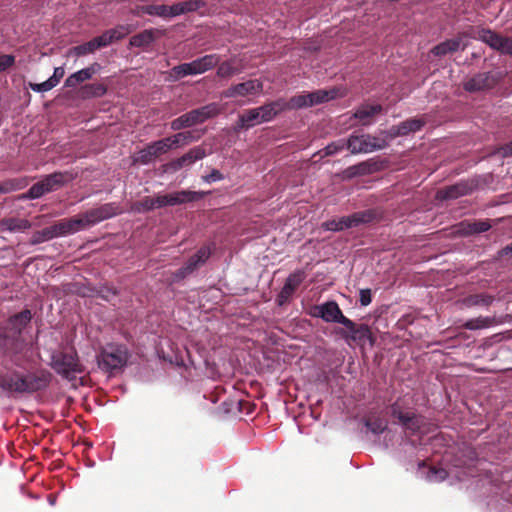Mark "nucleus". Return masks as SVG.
Here are the masks:
<instances>
[{
  "mask_svg": "<svg viewBox=\"0 0 512 512\" xmlns=\"http://www.w3.org/2000/svg\"><path fill=\"white\" fill-rule=\"evenodd\" d=\"M32 319V313L29 309H24L23 311L16 313L9 317L7 322V328L13 332V335H7L3 331L0 330V334L2 336L17 339L21 346L18 350L14 349V347L10 344L0 345V355L4 357H8L11 362L15 365H21V354L24 349V342L21 339V333L25 329V327L30 323Z\"/></svg>",
  "mask_w": 512,
  "mask_h": 512,
  "instance_id": "nucleus-1",
  "label": "nucleus"
},
{
  "mask_svg": "<svg viewBox=\"0 0 512 512\" xmlns=\"http://www.w3.org/2000/svg\"><path fill=\"white\" fill-rule=\"evenodd\" d=\"M46 387V380L37 375L18 372L0 374V388L8 394L33 393Z\"/></svg>",
  "mask_w": 512,
  "mask_h": 512,
  "instance_id": "nucleus-2",
  "label": "nucleus"
},
{
  "mask_svg": "<svg viewBox=\"0 0 512 512\" xmlns=\"http://www.w3.org/2000/svg\"><path fill=\"white\" fill-rule=\"evenodd\" d=\"M204 5L205 3L202 0H184L172 5H143L140 9L143 14L168 20L187 13L196 12Z\"/></svg>",
  "mask_w": 512,
  "mask_h": 512,
  "instance_id": "nucleus-3",
  "label": "nucleus"
},
{
  "mask_svg": "<svg viewBox=\"0 0 512 512\" xmlns=\"http://www.w3.org/2000/svg\"><path fill=\"white\" fill-rule=\"evenodd\" d=\"M221 60L218 54H207L191 62L182 63L172 67L168 72V78L171 81H179L186 76L203 74L213 69Z\"/></svg>",
  "mask_w": 512,
  "mask_h": 512,
  "instance_id": "nucleus-4",
  "label": "nucleus"
},
{
  "mask_svg": "<svg viewBox=\"0 0 512 512\" xmlns=\"http://www.w3.org/2000/svg\"><path fill=\"white\" fill-rule=\"evenodd\" d=\"M389 414L395 424L411 433L421 432L426 422L425 417L417 414L413 408L404 405L400 400L390 405Z\"/></svg>",
  "mask_w": 512,
  "mask_h": 512,
  "instance_id": "nucleus-5",
  "label": "nucleus"
},
{
  "mask_svg": "<svg viewBox=\"0 0 512 512\" xmlns=\"http://www.w3.org/2000/svg\"><path fill=\"white\" fill-rule=\"evenodd\" d=\"M219 112L218 104L209 103L175 118L171 121L170 128L174 131H179L197 124H202L208 119L217 116Z\"/></svg>",
  "mask_w": 512,
  "mask_h": 512,
  "instance_id": "nucleus-6",
  "label": "nucleus"
},
{
  "mask_svg": "<svg viewBox=\"0 0 512 512\" xmlns=\"http://www.w3.org/2000/svg\"><path fill=\"white\" fill-rule=\"evenodd\" d=\"M128 359V350L123 345H108L97 355L98 367L108 373L121 370Z\"/></svg>",
  "mask_w": 512,
  "mask_h": 512,
  "instance_id": "nucleus-7",
  "label": "nucleus"
},
{
  "mask_svg": "<svg viewBox=\"0 0 512 512\" xmlns=\"http://www.w3.org/2000/svg\"><path fill=\"white\" fill-rule=\"evenodd\" d=\"M376 219V212L373 209L355 212L339 219H330L322 223L325 231L340 232L346 229L358 227L373 222Z\"/></svg>",
  "mask_w": 512,
  "mask_h": 512,
  "instance_id": "nucleus-8",
  "label": "nucleus"
},
{
  "mask_svg": "<svg viewBox=\"0 0 512 512\" xmlns=\"http://www.w3.org/2000/svg\"><path fill=\"white\" fill-rule=\"evenodd\" d=\"M338 96V89H319L312 92H303L292 96L289 101V110L303 109L313 107L319 104L329 102L336 99Z\"/></svg>",
  "mask_w": 512,
  "mask_h": 512,
  "instance_id": "nucleus-9",
  "label": "nucleus"
},
{
  "mask_svg": "<svg viewBox=\"0 0 512 512\" xmlns=\"http://www.w3.org/2000/svg\"><path fill=\"white\" fill-rule=\"evenodd\" d=\"M51 367L63 378L72 380L82 372V365L75 352H56L51 356Z\"/></svg>",
  "mask_w": 512,
  "mask_h": 512,
  "instance_id": "nucleus-10",
  "label": "nucleus"
},
{
  "mask_svg": "<svg viewBox=\"0 0 512 512\" xmlns=\"http://www.w3.org/2000/svg\"><path fill=\"white\" fill-rule=\"evenodd\" d=\"M386 142L370 134H358L353 132L348 137V150L351 154H367L382 150L386 147Z\"/></svg>",
  "mask_w": 512,
  "mask_h": 512,
  "instance_id": "nucleus-11",
  "label": "nucleus"
},
{
  "mask_svg": "<svg viewBox=\"0 0 512 512\" xmlns=\"http://www.w3.org/2000/svg\"><path fill=\"white\" fill-rule=\"evenodd\" d=\"M310 314L312 317L320 318L326 323H337L343 326L352 325V320L343 314L338 303L333 300L315 305Z\"/></svg>",
  "mask_w": 512,
  "mask_h": 512,
  "instance_id": "nucleus-12",
  "label": "nucleus"
},
{
  "mask_svg": "<svg viewBox=\"0 0 512 512\" xmlns=\"http://www.w3.org/2000/svg\"><path fill=\"white\" fill-rule=\"evenodd\" d=\"M442 460L455 468H467L470 475H473L472 468L480 463L477 450H444Z\"/></svg>",
  "mask_w": 512,
  "mask_h": 512,
  "instance_id": "nucleus-13",
  "label": "nucleus"
},
{
  "mask_svg": "<svg viewBox=\"0 0 512 512\" xmlns=\"http://www.w3.org/2000/svg\"><path fill=\"white\" fill-rule=\"evenodd\" d=\"M406 470H413L416 467L417 477L424 479L428 482H442L444 481L449 472L444 467H436L434 465H428L425 460H409L405 464Z\"/></svg>",
  "mask_w": 512,
  "mask_h": 512,
  "instance_id": "nucleus-14",
  "label": "nucleus"
},
{
  "mask_svg": "<svg viewBox=\"0 0 512 512\" xmlns=\"http://www.w3.org/2000/svg\"><path fill=\"white\" fill-rule=\"evenodd\" d=\"M477 39L501 54L512 56V38L502 36L491 29L481 28L477 32Z\"/></svg>",
  "mask_w": 512,
  "mask_h": 512,
  "instance_id": "nucleus-15",
  "label": "nucleus"
},
{
  "mask_svg": "<svg viewBox=\"0 0 512 512\" xmlns=\"http://www.w3.org/2000/svg\"><path fill=\"white\" fill-rule=\"evenodd\" d=\"M207 156L206 149L201 146H195L188 152L163 165V171L166 173H175L184 167H191L195 162L204 159Z\"/></svg>",
  "mask_w": 512,
  "mask_h": 512,
  "instance_id": "nucleus-16",
  "label": "nucleus"
},
{
  "mask_svg": "<svg viewBox=\"0 0 512 512\" xmlns=\"http://www.w3.org/2000/svg\"><path fill=\"white\" fill-rule=\"evenodd\" d=\"M501 80L500 72H481L463 83L465 91L473 93L494 88Z\"/></svg>",
  "mask_w": 512,
  "mask_h": 512,
  "instance_id": "nucleus-17",
  "label": "nucleus"
},
{
  "mask_svg": "<svg viewBox=\"0 0 512 512\" xmlns=\"http://www.w3.org/2000/svg\"><path fill=\"white\" fill-rule=\"evenodd\" d=\"M346 330L340 329L338 334L347 342H355L358 345H364L367 341L372 345L374 340L371 330L367 324L357 325L352 321L351 326H344Z\"/></svg>",
  "mask_w": 512,
  "mask_h": 512,
  "instance_id": "nucleus-18",
  "label": "nucleus"
},
{
  "mask_svg": "<svg viewBox=\"0 0 512 512\" xmlns=\"http://www.w3.org/2000/svg\"><path fill=\"white\" fill-rule=\"evenodd\" d=\"M85 213V221L94 226L104 220L113 218L122 213L121 207L115 202L105 203L99 207L90 209Z\"/></svg>",
  "mask_w": 512,
  "mask_h": 512,
  "instance_id": "nucleus-19",
  "label": "nucleus"
},
{
  "mask_svg": "<svg viewBox=\"0 0 512 512\" xmlns=\"http://www.w3.org/2000/svg\"><path fill=\"white\" fill-rule=\"evenodd\" d=\"M263 91V83L258 79H250L245 82L231 85L223 92L225 98L246 97L258 95Z\"/></svg>",
  "mask_w": 512,
  "mask_h": 512,
  "instance_id": "nucleus-20",
  "label": "nucleus"
},
{
  "mask_svg": "<svg viewBox=\"0 0 512 512\" xmlns=\"http://www.w3.org/2000/svg\"><path fill=\"white\" fill-rule=\"evenodd\" d=\"M305 277V272L300 269L289 274V276L286 278L284 286L276 297V303L278 306H284L289 302L290 298L304 281Z\"/></svg>",
  "mask_w": 512,
  "mask_h": 512,
  "instance_id": "nucleus-21",
  "label": "nucleus"
},
{
  "mask_svg": "<svg viewBox=\"0 0 512 512\" xmlns=\"http://www.w3.org/2000/svg\"><path fill=\"white\" fill-rule=\"evenodd\" d=\"M425 123V120L421 118H409L397 125L391 126L387 130V135L390 138L407 136L420 131L425 126Z\"/></svg>",
  "mask_w": 512,
  "mask_h": 512,
  "instance_id": "nucleus-22",
  "label": "nucleus"
},
{
  "mask_svg": "<svg viewBox=\"0 0 512 512\" xmlns=\"http://www.w3.org/2000/svg\"><path fill=\"white\" fill-rule=\"evenodd\" d=\"M167 141L168 140L160 139L148 144L138 152L136 161L143 165L152 163L155 158L168 151Z\"/></svg>",
  "mask_w": 512,
  "mask_h": 512,
  "instance_id": "nucleus-23",
  "label": "nucleus"
},
{
  "mask_svg": "<svg viewBox=\"0 0 512 512\" xmlns=\"http://www.w3.org/2000/svg\"><path fill=\"white\" fill-rule=\"evenodd\" d=\"M56 226L60 237L72 235L90 227V225L85 221V213H81L75 217L62 219L56 223Z\"/></svg>",
  "mask_w": 512,
  "mask_h": 512,
  "instance_id": "nucleus-24",
  "label": "nucleus"
},
{
  "mask_svg": "<svg viewBox=\"0 0 512 512\" xmlns=\"http://www.w3.org/2000/svg\"><path fill=\"white\" fill-rule=\"evenodd\" d=\"M361 422L365 428L364 432L366 434L370 433L373 436L384 435L386 438L391 433V430L388 428L387 420L380 416L369 414L364 416Z\"/></svg>",
  "mask_w": 512,
  "mask_h": 512,
  "instance_id": "nucleus-25",
  "label": "nucleus"
},
{
  "mask_svg": "<svg viewBox=\"0 0 512 512\" xmlns=\"http://www.w3.org/2000/svg\"><path fill=\"white\" fill-rule=\"evenodd\" d=\"M381 169L380 163L371 158L366 161H362L358 164L349 166L344 170V177L352 179L359 176L371 175L378 172Z\"/></svg>",
  "mask_w": 512,
  "mask_h": 512,
  "instance_id": "nucleus-26",
  "label": "nucleus"
},
{
  "mask_svg": "<svg viewBox=\"0 0 512 512\" xmlns=\"http://www.w3.org/2000/svg\"><path fill=\"white\" fill-rule=\"evenodd\" d=\"M473 183L461 181L447 186L437 192V197L441 200H452L472 193Z\"/></svg>",
  "mask_w": 512,
  "mask_h": 512,
  "instance_id": "nucleus-27",
  "label": "nucleus"
},
{
  "mask_svg": "<svg viewBox=\"0 0 512 512\" xmlns=\"http://www.w3.org/2000/svg\"><path fill=\"white\" fill-rule=\"evenodd\" d=\"M256 108L260 113V118L262 121L267 123L272 121L281 112L289 110V105L285 99L278 98Z\"/></svg>",
  "mask_w": 512,
  "mask_h": 512,
  "instance_id": "nucleus-28",
  "label": "nucleus"
},
{
  "mask_svg": "<svg viewBox=\"0 0 512 512\" xmlns=\"http://www.w3.org/2000/svg\"><path fill=\"white\" fill-rule=\"evenodd\" d=\"M464 36H466L465 33H463L462 35H460L456 38L447 39V40L435 45L431 49V53L434 56L443 57L449 53H454L459 50H462V51L465 50V48L467 47V44L463 43Z\"/></svg>",
  "mask_w": 512,
  "mask_h": 512,
  "instance_id": "nucleus-29",
  "label": "nucleus"
},
{
  "mask_svg": "<svg viewBox=\"0 0 512 512\" xmlns=\"http://www.w3.org/2000/svg\"><path fill=\"white\" fill-rule=\"evenodd\" d=\"M101 70V65L97 62L92 63L90 66L78 70L69 75L64 82V86L67 88H74L78 84L90 80L95 74Z\"/></svg>",
  "mask_w": 512,
  "mask_h": 512,
  "instance_id": "nucleus-30",
  "label": "nucleus"
},
{
  "mask_svg": "<svg viewBox=\"0 0 512 512\" xmlns=\"http://www.w3.org/2000/svg\"><path fill=\"white\" fill-rule=\"evenodd\" d=\"M382 111L383 108L379 104H362L354 110L352 117L357 119L362 125L368 126L373 123L374 116Z\"/></svg>",
  "mask_w": 512,
  "mask_h": 512,
  "instance_id": "nucleus-31",
  "label": "nucleus"
},
{
  "mask_svg": "<svg viewBox=\"0 0 512 512\" xmlns=\"http://www.w3.org/2000/svg\"><path fill=\"white\" fill-rule=\"evenodd\" d=\"M75 178V175L68 171H58L46 175L41 180L44 183V186L47 192H52L57 190L58 188L66 185L68 182L72 181Z\"/></svg>",
  "mask_w": 512,
  "mask_h": 512,
  "instance_id": "nucleus-32",
  "label": "nucleus"
},
{
  "mask_svg": "<svg viewBox=\"0 0 512 512\" xmlns=\"http://www.w3.org/2000/svg\"><path fill=\"white\" fill-rule=\"evenodd\" d=\"M30 228V221L24 218L6 217L0 219V233H22Z\"/></svg>",
  "mask_w": 512,
  "mask_h": 512,
  "instance_id": "nucleus-33",
  "label": "nucleus"
},
{
  "mask_svg": "<svg viewBox=\"0 0 512 512\" xmlns=\"http://www.w3.org/2000/svg\"><path fill=\"white\" fill-rule=\"evenodd\" d=\"M160 35V31L157 29H145L140 33L133 35L129 44L132 47L136 48H145L151 45Z\"/></svg>",
  "mask_w": 512,
  "mask_h": 512,
  "instance_id": "nucleus-34",
  "label": "nucleus"
},
{
  "mask_svg": "<svg viewBox=\"0 0 512 512\" xmlns=\"http://www.w3.org/2000/svg\"><path fill=\"white\" fill-rule=\"evenodd\" d=\"M210 192L205 191H191V190H180L172 192V205H182L187 203L196 202L202 200Z\"/></svg>",
  "mask_w": 512,
  "mask_h": 512,
  "instance_id": "nucleus-35",
  "label": "nucleus"
},
{
  "mask_svg": "<svg viewBox=\"0 0 512 512\" xmlns=\"http://www.w3.org/2000/svg\"><path fill=\"white\" fill-rule=\"evenodd\" d=\"M495 301V297L488 293H478L466 296L462 303L464 306L471 307H489Z\"/></svg>",
  "mask_w": 512,
  "mask_h": 512,
  "instance_id": "nucleus-36",
  "label": "nucleus"
},
{
  "mask_svg": "<svg viewBox=\"0 0 512 512\" xmlns=\"http://www.w3.org/2000/svg\"><path fill=\"white\" fill-rule=\"evenodd\" d=\"M58 237H60V234L55 223L52 226L46 227L33 233L32 237L30 238V244L38 245Z\"/></svg>",
  "mask_w": 512,
  "mask_h": 512,
  "instance_id": "nucleus-37",
  "label": "nucleus"
},
{
  "mask_svg": "<svg viewBox=\"0 0 512 512\" xmlns=\"http://www.w3.org/2000/svg\"><path fill=\"white\" fill-rule=\"evenodd\" d=\"M216 75L221 79H229L241 73V69L235 66V58L228 59L224 62H219Z\"/></svg>",
  "mask_w": 512,
  "mask_h": 512,
  "instance_id": "nucleus-38",
  "label": "nucleus"
},
{
  "mask_svg": "<svg viewBox=\"0 0 512 512\" xmlns=\"http://www.w3.org/2000/svg\"><path fill=\"white\" fill-rule=\"evenodd\" d=\"M496 322L495 317H477L468 319L464 324L463 327L467 330H480L491 327Z\"/></svg>",
  "mask_w": 512,
  "mask_h": 512,
  "instance_id": "nucleus-39",
  "label": "nucleus"
},
{
  "mask_svg": "<svg viewBox=\"0 0 512 512\" xmlns=\"http://www.w3.org/2000/svg\"><path fill=\"white\" fill-rule=\"evenodd\" d=\"M27 184L28 181L26 178L7 179L0 183V192L6 194L18 191L25 188Z\"/></svg>",
  "mask_w": 512,
  "mask_h": 512,
  "instance_id": "nucleus-40",
  "label": "nucleus"
},
{
  "mask_svg": "<svg viewBox=\"0 0 512 512\" xmlns=\"http://www.w3.org/2000/svg\"><path fill=\"white\" fill-rule=\"evenodd\" d=\"M48 193L42 180L33 184L29 190L22 194L19 198L22 200H36Z\"/></svg>",
  "mask_w": 512,
  "mask_h": 512,
  "instance_id": "nucleus-41",
  "label": "nucleus"
},
{
  "mask_svg": "<svg viewBox=\"0 0 512 512\" xmlns=\"http://www.w3.org/2000/svg\"><path fill=\"white\" fill-rule=\"evenodd\" d=\"M345 148L348 149V138L347 139H339L337 141L329 143L323 150L322 153L324 156H334Z\"/></svg>",
  "mask_w": 512,
  "mask_h": 512,
  "instance_id": "nucleus-42",
  "label": "nucleus"
},
{
  "mask_svg": "<svg viewBox=\"0 0 512 512\" xmlns=\"http://www.w3.org/2000/svg\"><path fill=\"white\" fill-rule=\"evenodd\" d=\"M131 210L136 213H147L155 210L153 198L147 196L134 202L131 206Z\"/></svg>",
  "mask_w": 512,
  "mask_h": 512,
  "instance_id": "nucleus-43",
  "label": "nucleus"
},
{
  "mask_svg": "<svg viewBox=\"0 0 512 512\" xmlns=\"http://www.w3.org/2000/svg\"><path fill=\"white\" fill-rule=\"evenodd\" d=\"M83 92L88 97H102L107 93V87L102 83L87 84L83 87Z\"/></svg>",
  "mask_w": 512,
  "mask_h": 512,
  "instance_id": "nucleus-44",
  "label": "nucleus"
},
{
  "mask_svg": "<svg viewBox=\"0 0 512 512\" xmlns=\"http://www.w3.org/2000/svg\"><path fill=\"white\" fill-rule=\"evenodd\" d=\"M97 49H98V47H96V42L93 38L88 42H85L83 44L73 47L71 51L75 56L81 57V56H85L88 54H92Z\"/></svg>",
  "mask_w": 512,
  "mask_h": 512,
  "instance_id": "nucleus-45",
  "label": "nucleus"
},
{
  "mask_svg": "<svg viewBox=\"0 0 512 512\" xmlns=\"http://www.w3.org/2000/svg\"><path fill=\"white\" fill-rule=\"evenodd\" d=\"M215 249V244L209 243L201 246L194 254V258H196L200 264L203 266L211 257L213 251Z\"/></svg>",
  "mask_w": 512,
  "mask_h": 512,
  "instance_id": "nucleus-46",
  "label": "nucleus"
},
{
  "mask_svg": "<svg viewBox=\"0 0 512 512\" xmlns=\"http://www.w3.org/2000/svg\"><path fill=\"white\" fill-rule=\"evenodd\" d=\"M242 114L244 116V121L248 123L250 128L264 123L260 118V113L257 108L247 109Z\"/></svg>",
  "mask_w": 512,
  "mask_h": 512,
  "instance_id": "nucleus-47",
  "label": "nucleus"
},
{
  "mask_svg": "<svg viewBox=\"0 0 512 512\" xmlns=\"http://www.w3.org/2000/svg\"><path fill=\"white\" fill-rule=\"evenodd\" d=\"M108 31L112 42H115L125 38L131 32V28L129 25H118L115 28L108 29Z\"/></svg>",
  "mask_w": 512,
  "mask_h": 512,
  "instance_id": "nucleus-48",
  "label": "nucleus"
},
{
  "mask_svg": "<svg viewBox=\"0 0 512 512\" xmlns=\"http://www.w3.org/2000/svg\"><path fill=\"white\" fill-rule=\"evenodd\" d=\"M491 228V224L488 220H477L468 224V232L471 234H480L488 231Z\"/></svg>",
  "mask_w": 512,
  "mask_h": 512,
  "instance_id": "nucleus-49",
  "label": "nucleus"
},
{
  "mask_svg": "<svg viewBox=\"0 0 512 512\" xmlns=\"http://www.w3.org/2000/svg\"><path fill=\"white\" fill-rule=\"evenodd\" d=\"M153 198L154 208L155 209H161L167 206H173L172 205V196L171 193L168 194H158Z\"/></svg>",
  "mask_w": 512,
  "mask_h": 512,
  "instance_id": "nucleus-50",
  "label": "nucleus"
},
{
  "mask_svg": "<svg viewBox=\"0 0 512 512\" xmlns=\"http://www.w3.org/2000/svg\"><path fill=\"white\" fill-rule=\"evenodd\" d=\"M54 87H56V86L52 83V81H50L49 78L42 83H32V82L29 83V88L32 91L37 92V93L48 92V91L52 90Z\"/></svg>",
  "mask_w": 512,
  "mask_h": 512,
  "instance_id": "nucleus-51",
  "label": "nucleus"
},
{
  "mask_svg": "<svg viewBox=\"0 0 512 512\" xmlns=\"http://www.w3.org/2000/svg\"><path fill=\"white\" fill-rule=\"evenodd\" d=\"M190 137V132L183 133L179 132L171 137L163 138V140H168L166 144H168V150L171 149L172 146H178L181 142L186 141Z\"/></svg>",
  "mask_w": 512,
  "mask_h": 512,
  "instance_id": "nucleus-52",
  "label": "nucleus"
},
{
  "mask_svg": "<svg viewBox=\"0 0 512 512\" xmlns=\"http://www.w3.org/2000/svg\"><path fill=\"white\" fill-rule=\"evenodd\" d=\"M193 274L188 267L183 264L179 269H177L175 272L172 273L171 281L172 283H179L188 276Z\"/></svg>",
  "mask_w": 512,
  "mask_h": 512,
  "instance_id": "nucleus-53",
  "label": "nucleus"
},
{
  "mask_svg": "<svg viewBox=\"0 0 512 512\" xmlns=\"http://www.w3.org/2000/svg\"><path fill=\"white\" fill-rule=\"evenodd\" d=\"M201 179L206 184H212L214 182L223 180L224 175L218 169H213L211 173L203 175Z\"/></svg>",
  "mask_w": 512,
  "mask_h": 512,
  "instance_id": "nucleus-54",
  "label": "nucleus"
},
{
  "mask_svg": "<svg viewBox=\"0 0 512 512\" xmlns=\"http://www.w3.org/2000/svg\"><path fill=\"white\" fill-rule=\"evenodd\" d=\"M94 40L98 49L107 47L113 43L108 30L104 31L101 35L94 37Z\"/></svg>",
  "mask_w": 512,
  "mask_h": 512,
  "instance_id": "nucleus-55",
  "label": "nucleus"
},
{
  "mask_svg": "<svg viewBox=\"0 0 512 512\" xmlns=\"http://www.w3.org/2000/svg\"><path fill=\"white\" fill-rule=\"evenodd\" d=\"M100 297L106 301H110L112 297H116L119 291L114 287H102L99 291Z\"/></svg>",
  "mask_w": 512,
  "mask_h": 512,
  "instance_id": "nucleus-56",
  "label": "nucleus"
},
{
  "mask_svg": "<svg viewBox=\"0 0 512 512\" xmlns=\"http://www.w3.org/2000/svg\"><path fill=\"white\" fill-rule=\"evenodd\" d=\"M15 63L13 55L3 54L0 55V72L5 71Z\"/></svg>",
  "mask_w": 512,
  "mask_h": 512,
  "instance_id": "nucleus-57",
  "label": "nucleus"
},
{
  "mask_svg": "<svg viewBox=\"0 0 512 512\" xmlns=\"http://www.w3.org/2000/svg\"><path fill=\"white\" fill-rule=\"evenodd\" d=\"M359 301L361 306H368L372 302V294L370 289H361L359 292Z\"/></svg>",
  "mask_w": 512,
  "mask_h": 512,
  "instance_id": "nucleus-58",
  "label": "nucleus"
},
{
  "mask_svg": "<svg viewBox=\"0 0 512 512\" xmlns=\"http://www.w3.org/2000/svg\"><path fill=\"white\" fill-rule=\"evenodd\" d=\"M64 74H65L64 67H62V66L55 67L53 74L51 77H49V79H50V81H52V83L55 86H57L59 84L60 80L63 78Z\"/></svg>",
  "mask_w": 512,
  "mask_h": 512,
  "instance_id": "nucleus-59",
  "label": "nucleus"
},
{
  "mask_svg": "<svg viewBox=\"0 0 512 512\" xmlns=\"http://www.w3.org/2000/svg\"><path fill=\"white\" fill-rule=\"evenodd\" d=\"M184 264L192 273H194L197 269H199L202 266L200 262L196 258H194L193 255H191Z\"/></svg>",
  "mask_w": 512,
  "mask_h": 512,
  "instance_id": "nucleus-60",
  "label": "nucleus"
},
{
  "mask_svg": "<svg viewBox=\"0 0 512 512\" xmlns=\"http://www.w3.org/2000/svg\"><path fill=\"white\" fill-rule=\"evenodd\" d=\"M7 345V344H10L14 347V349L18 350L19 347L21 346V343L17 340V339H13V338H8V337H5V336H2L0 334V345Z\"/></svg>",
  "mask_w": 512,
  "mask_h": 512,
  "instance_id": "nucleus-61",
  "label": "nucleus"
},
{
  "mask_svg": "<svg viewBox=\"0 0 512 512\" xmlns=\"http://www.w3.org/2000/svg\"><path fill=\"white\" fill-rule=\"evenodd\" d=\"M250 129L249 125L247 122L244 121V116L243 114L241 113L239 116H238V120L235 124V127H234V130L236 132H239L241 130H248Z\"/></svg>",
  "mask_w": 512,
  "mask_h": 512,
  "instance_id": "nucleus-62",
  "label": "nucleus"
},
{
  "mask_svg": "<svg viewBox=\"0 0 512 512\" xmlns=\"http://www.w3.org/2000/svg\"><path fill=\"white\" fill-rule=\"evenodd\" d=\"M500 153L505 158L512 157V141H510L509 143L503 145L500 148Z\"/></svg>",
  "mask_w": 512,
  "mask_h": 512,
  "instance_id": "nucleus-63",
  "label": "nucleus"
},
{
  "mask_svg": "<svg viewBox=\"0 0 512 512\" xmlns=\"http://www.w3.org/2000/svg\"><path fill=\"white\" fill-rule=\"evenodd\" d=\"M500 256L512 255V242L499 251Z\"/></svg>",
  "mask_w": 512,
  "mask_h": 512,
  "instance_id": "nucleus-64",
  "label": "nucleus"
}]
</instances>
